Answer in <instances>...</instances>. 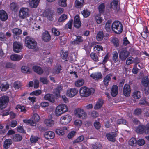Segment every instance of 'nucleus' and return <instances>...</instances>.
Returning a JSON list of instances; mask_svg holds the SVG:
<instances>
[{
  "label": "nucleus",
  "mask_w": 149,
  "mask_h": 149,
  "mask_svg": "<svg viewBox=\"0 0 149 149\" xmlns=\"http://www.w3.org/2000/svg\"><path fill=\"white\" fill-rule=\"evenodd\" d=\"M90 56L94 61L96 62L98 61V58L95 53H91L90 54Z\"/></svg>",
  "instance_id": "nucleus-54"
},
{
  "label": "nucleus",
  "mask_w": 149,
  "mask_h": 149,
  "mask_svg": "<svg viewBox=\"0 0 149 149\" xmlns=\"http://www.w3.org/2000/svg\"><path fill=\"white\" fill-rule=\"evenodd\" d=\"M67 0H59L58 4L62 7H65L67 6L66 1Z\"/></svg>",
  "instance_id": "nucleus-43"
},
{
  "label": "nucleus",
  "mask_w": 149,
  "mask_h": 149,
  "mask_svg": "<svg viewBox=\"0 0 149 149\" xmlns=\"http://www.w3.org/2000/svg\"><path fill=\"white\" fill-rule=\"evenodd\" d=\"M95 91V90L93 88H89L86 87H83L80 88L79 93L81 96L87 97L93 93Z\"/></svg>",
  "instance_id": "nucleus-1"
},
{
  "label": "nucleus",
  "mask_w": 149,
  "mask_h": 149,
  "mask_svg": "<svg viewBox=\"0 0 149 149\" xmlns=\"http://www.w3.org/2000/svg\"><path fill=\"white\" fill-rule=\"evenodd\" d=\"M113 61L115 62H117L118 60V53L116 51H115L113 52Z\"/></svg>",
  "instance_id": "nucleus-50"
},
{
  "label": "nucleus",
  "mask_w": 149,
  "mask_h": 149,
  "mask_svg": "<svg viewBox=\"0 0 149 149\" xmlns=\"http://www.w3.org/2000/svg\"><path fill=\"white\" fill-rule=\"evenodd\" d=\"M9 101L7 96H3L0 98V108L3 109L6 107Z\"/></svg>",
  "instance_id": "nucleus-7"
},
{
  "label": "nucleus",
  "mask_w": 149,
  "mask_h": 149,
  "mask_svg": "<svg viewBox=\"0 0 149 149\" xmlns=\"http://www.w3.org/2000/svg\"><path fill=\"white\" fill-rule=\"evenodd\" d=\"M112 42L116 47H118L119 46V40L118 38H114L113 39Z\"/></svg>",
  "instance_id": "nucleus-61"
},
{
  "label": "nucleus",
  "mask_w": 149,
  "mask_h": 149,
  "mask_svg": "<svg viewBox=\"0 0 149 149\" xmlns=\"http://www.w3.org/2000/svg\"><path fill=\"white\" fill-rule=\"evenodd\" d=\"M7 38L4 33L2 32L0 33V40L1 41H4L6 40Z\"/></svg>",
  "instance_id": "nucleus-64"
},
{
  "label": "nucleus",
  "mask_w": 149,
  "mask_h": 149,
  "mask_svg": "<svg viewBox=\"0 0 149 149\" xmlns=\"http://www.w3.org/2000/svg\"><path fill=\"white\" fill-rule=\"evenodd\" d=\"M118 124H123L127 125L128 123L126 120L123 119H121L118 120L117 121Z\"/></svg>",
  "instance_id": "nucleus-59"
},
{
  "label": "nucleus",
  "mask_w": 149,
  "mask_h": 149,
  "mask_svg": "<svg viewBox=\"0 0 149 149\" xmlns=\"http://www.w3.org/2000/svg\"><path fill=\"white\" fill-rule=\"evenodd\" d=\"M8 18L7 13L3 10H0V19L2 21H5Z\"/></svg>",
  "instance_id": "nucleus-16"
},
{
  "label": "nucleus",
  "mask_w": 149,
  "mask_h": 149,
  "mask_svg": "<svg viewBox=\"0 0 149 149\" xmlns=\"http://www.w3.org/2000/svg\"><path fill=\"white\" fill-rule=\"evenodd\" d=\"M105 4L102 3L99 5L98 9L100 13H102L104 12L105 8Z\"/></svg>",
  "instance_id": "nucleus-41"
},
{
  "label": "nucleus",
  "mask_w": 149,
  "mask_h": 149,
  "mask_svg": "<svg viewBox=\"0 0 149 149\" xmlns=\"http://www.w3.org/2000/svg\"><path fill=\"white\" fill-rule=\"evenodd\" d=\"M78 92V91L75 88L70 89L67 92V95L69 97H72L76 95Z\"/></svg>",
  "instance_id": "nucleus-11"
},
{
  "label": "nucleus",
  "mask_w": 149,
  "mask_h": 149,
  "mask_svg": "<svg viewBox=\"0 0 149 149\" xmlns=\"http://www.w3.org/2000/svg\"><path fill=\"white\" fill-rule=\"evenodd\" d=\"M74 25L75 27L78 28L81 25V22L80 21L79 16L78 15H76L74 17Z\"/></svg>",
  "instance_id": "nucleus-14"
},
{
  "label": "nucleus",
  "mask_w": 149,
  "mask_h": 149,
  "mask_svg": "<svg viewBox=\"0 0 149 149\" xmlns=\"http://www.w3.org/2000/svg\"><path fill=\"white\" fill-rule=\"evenodd\" d=\"M118 88L116 85H113L111 89V94L113 97H115L118 94Z\"/></svg>",
  "instance_id": "nucleus-18"
},
{
  "label": "nucleus",
  "mask_w": 149,
  "mask_h": 149,
  "mask_svg": "<svg viewBox=\"0 0 149 149\" xmlns=\"http://www.w3.org/2000/svg\"><path fill=\"white\" fill-rule=\"evenodd\" d=\"M25 43L26 46L29 49H34L37 46V43L35 40L29 36L26 38Z\"/></svg>",
  "instance_id": "nucleus-3"
},
{
  "label": "nucleus",
  "mask_w": 149,
  "mask_h": 149,
  "mask_svg": "<svg viewBox=\"0 0 149 149\" xmlns=\"http://www.w3.org/2000/svg\"><path fill=\"white\" fill-rule=\"evenodd\" d=\"M112 76V74H109L104 77L103 80V83L105 86H107L108 85L109 83L111 81Z\"/></svg>",
  "instance_id": "nucleus-23"
},
{
  "label": "nucleus",
  "mask_w": 149,
  "mask_h": 149,
  "mask_svg": "<svg viewBox=\"0 0 149 149\" xmlns=\"http://www.w3.org/2000/svg\"><path fill=\"white\" fill-rule=\"evenodd\" d=\"M38 140V138L36 136L32 135L30 138V141L31 143H36Z\"/></svg>",
  "instance_id": "nucleus-58"
},
{
  "label": "nucleus",
  "mask_w": 149,
  "mask_h": 149,
  "mask_svg": "<svg viewBox=\"0 0 149 149\" xmlns=\"http://www.w3.org/2000/svg\"><path fill=\"white\" fill-rule=\"evenodd\" d=\"M44 136V137L47 139H53L55 136L54 133L52 131H47L45 132Z\"/></svg>",
  "instance_id": "nucleus-15"
},
{
  "label": "nucleus",
  "mask_w": 149,
  "mask_h": 149,
  "mask_svg": "<svg viewBox=\"0 0 149 149\" xmlns=\"http://www.w3.org/2000/svg\"><path fill=\"white\" fill-rule=\"evenodd\" d=\"M42 39L45 42L49 41L51 39V36L48 32L46 31L42 34Z\"/></svg>",
  "instance_id": "nucleus-17"
},
{
  "label": "nucleus",
  "mask_w": 149,
  "mask_h": 149,
  "mask_svg": "<svg viewBox=\"0 0 149 149\" xmlns=\"http://www.w3.org/2000/svg\"><path fill=\"white\" fill-rule=\"evenodd\" d=\"M144 125H140L136 129V132L140 134H143L145 133Z\"/></svg>",
  "instance_id": "nucleus-30"
},
{
  "label": "nucleus",
  "mask_w": 149,
  "mask_h": 149,
  "mask_svg": "<svg viewBox=\"0 0 149 149\" xmlns=\"http://www.w3.org/2000/svg\"><path fill=\"white\" fill-rule=\"evenodd\" d=\"M56 132L58 134L61 136L64 135L65 132L61 128L56 129Z\"/></svg>",
  "instance_id": "nucleus-56"
},
{
  "label": "nucleus",
  "mask_w": 149,
  "mask_h": 149,
  "mask_svg": "<svg viewBox=\"0 0 149 149\" xmlns=\"http://www.w3.org/2000/svg\"><path fill=\"white\" fill-rule=\"evenodd\" d=\"M54 15V12L53 11L47 10L46 11L45 16L49 20L52 21V20L53 16Z\"/></svg>",
  "instance_id": "nucleus-27"
},
{
  "label": "nucleus",
  "mask_w": 149,
  "mask_h": 149,
  "mask_svg": "<svg viewBox=\"0 0 149 149\" xmlns=\"http://www.w3.org/2000/svg\"><path fill=\"white\" fill-rule=\"evenodd\" d=\"M84 81L82 79H79L75 82V85L77 87H79L82 86L84 84Z\"/></svg>",
  "instance_id": "nucleus-38"
},
{
  "label": "nucleus",
  "mask_w": 149,
  "mask_h": 149,
  "mask_svg": "<svg viewBox=\"0 0 149 149\" xmlns=\"http://www.w3.org/2000/svg\"><path fill=\"white\" fill-rule=\"evenodd\" d=\"M41 91L40 90H36L30 93V95H35L36 96H38L41 94Z\"/></svg>",
  "instance_id": "nucleus-53"
},
{
  "label": "nucleus",
  "mask_w": 149,
  "mask_h": 149,
  "mask_svg": "<svg viewBox=\"0 0 149 149\" xmlns=\"http://www.w3.org/2000/svg\"><path fill=\"white\" fill-rule=\"evenodd\" d=\"M29 10L28 8H22L20 10L19 16L22 19H24L28 17Z\"/></svg>",
  "instance_id": "nucleus-8"
},
{
  "label": "nucleus",
  "mask_w": 149,
  "mask_h": 149,
  "mask_svg": "<svg viewBox=\"0 0 149 149\" xmlns=\"http://www.w3.org/2000/svg\"><path fill=\"white\" fill-rule=\"evenodd\" d=\"M117 136V134L116 132H111L106 134V136L107 139L109 141L115 142L116 141L115 138Z\"/></svg>",
  "instance_id": "nucleus-10"
},
{
  "label": "nucleus",
  "mask_w": 149,
  "mask_h": 149,
  "mask_svg": "<svg viewBox=\"0 0 149 149\" xmlns=\"http://www.w3.org/2000/svg\"><path fill=\"white\" fill-rule=\"evenodd\" d=\"M68 110V107L65 105L61 104L56 107L55 110V114L57 116H59L66 112Z\"/></svg>",
  "instance_id": "nucleus-4"
},
{
  "label": "nucleus",
  "mask_w": 149,
  "mask_h": 149,
  "mask_svg": "<svg viewBox=\"0 0 149 149\" xmlns=\"http://www.w3.org/2000/svg\"><path fill=\"white\" fill-rule=\"evenodd\" d=\"M81 13L83 16L85 18L88 17L90 14V12L87 9L84 10Z\"/></svg>",
  "instance_id": "nucleus-51"
},
{
  "label": "nucleus",
  "mask_w": 149,
  "mask_h": 149,
  "mask_svg": "<svg viewBox=\"0 0 149 149\" xmlns=\"http://www.w3.org/2000/svg\"><path fill=\"white\" fill-rule=\"evenodd\" d=\"M95 20L97 23L98 24H100L102 21V18L100 17V14L97 15L95 17Z\"/></svg>",
  "instance_id": "nucleus-45"
},
{
  "label": "nucleus",
  "mask_w": 149,
  "mask_h": 149,
  "mask_svg": "<svg viewBox=\"0 0 149 149\" xmlns=\"http://www.w3.org/2000/svg\"><path fill=\"white\" fill-rule=\"evenodd\" d=\"M13 33L16 35H19L22 33V30L17 28H15L12 30Z\"/></svg>",
  "instance_id": "nucleus-40"
},
{
  "label": "nucleus",
  "mask_w": 149,
  "mask_h": 149,
  "mask_svg": "<svg viewBox=\"0 0 149 149\" xmlns=\"http://www.w3.org/2000/svg\"><path fill=\"white\" fill-rule=\"evenodd\" d=\"M129 52L127 51L123 50L119 54V58L122 61H124L129 56Z\"/></svg>",
  "instance_id": "nucleus-12"
},
{
  "label": "nucleus",
  "mask_w": 149,
  "mask_h": 149,
  "mask_svg": "<svg viewBox=\"0 0 149 149\" xmlns=\"http://www.w3.org/2000/svg\"><path fill=\"white\" fill-rule=\"evenodd\" d=\"M102 145L100 143L95 144L92 145V149H102Z\"/></svg>",
  "instance_id": "nucleus-52"
},
{
  "label": "nucleus",
  "mask_w": 149,
  "mask_h": 149,
  "mask_svg": "<svg viewBox=\"0 0 149 149\" xmlns=\"http://www.w3.org/2000/svg\"><path fill=\"white\" fill-rule=\"evenodd\" d=\"M84 137L83 135L80 136L73 141V143H76L81 142L84 140Z\"/></svg>",
  "instance_id": "nucleus-47"
},
{
  "label": "nucleus",
  "mask_w": 149,
  "mask_h": 149,
  "mask_svg": "<svg viewBox=\"0 0 149 149\" xmlns=\"http://www.w3.org/2000/svg\"><path fill=\"white\" fill-rule=\"evenodd\" d=\"M39 0H29V4L33 8H36L38 5Z\"/></svg>",
  "instance_id": "nucleus-26"
},
{
  "label": "nucleus",
  "mask_w": 149,
  "mask_h": 149,
  "mask_svg": "<svg viewBox=\"0 0 149 149\" xmlns=\"http://www.w3.org/2000/svg\"><path fill=\"white\" fill-rule=\"evenodd\" d=\"M137 141L135 138H132L129 141V144L132 146H135Z\"/></svg>",
  "instance_id": "nucleus-44"
},
{
  "label": "nucleus",
  "mask_w": 149,
  "mask_h": 149,
  "mask_svg": "<svg viewBox=\"0 0 149 149\" xmlns=\"http://www.w3.org/2000/svg\"><path fill=\"white\" fill-rule=\"evenodd\" d=\"M134 58L131 56L128 57L126 61V63L127 65H129L130 64L134 63Z\"/></svg>",
  "instance_id": "nucleus-49"
},
{
  "label": "nucleus",
  "mask_w": 149,
  "mask_h": 149,
  "mask_svg": "<svg viewBox=\"0 0 149 149\" xmlns=\"http://www.w3.org/2000/svg\"><path fill=\"white\" fill-rule=\"evenodd\" d=\"M83 41V39L81 36H79L77 37L76 39L71 42L72 45H76L79 44Z\"/></svg>",
  "instance_id": "nucleus-24"
},
{
  "label": "nucleus",
  "mask_w": 149,
  "mask_h": 149,
  "mask_svg": "<svg viewBox=\"0 0 149 149\" xmlns=\"http://www.w3.org/2000/svg\"><path fill=\"white\" fill-rule=\"evenodd\" d=\"M16 109L17 110H20L21 111L24 113L26 111L25 107L19 105H18L16 107Z\"/></svg>",
  "instance_id": "nucleus-48"
},
{
  "label": "nucleus",
  "mask_w": 149,
  "mask_h": 149,
  "mask_svg": "<svg viewBox=\"0 0 149 149\" xmlns=\"http://www.w3.org/2000/svg\"><path fill=\"white\" fill-rule=\"evenodd\" d=\"M52 32L55 36H58L60 35V32L57 29L55 28H53L52 29Z\"/></svg>",
  "instance_id": "nucleus-62"
},
{
  "label": "nucleus",
  "mask_w": 149,
  "mask_h": 149,
  "mask_svg": "<svg viewBox=\"0 0 149 149\" xmlns=\"http://www.w3.org/2000/svg\"><path fill=\"white\" fill-rule=\"evenodd\" d=\"M73 21L72 20H70L65 25V27L67 28H69L71 29L73 23Z\"/></svg>",
  "instance_id": "nucleus-63"
},
{
  "label": "nucleus",
  "mask_w": 149,
  "mask_h": 149,
  "mask_svg": "<svg viewBox=\"0 0 149 149\" xmlns=\"http://www.w3.org/2000/svg\"><path fill=\"white\" fill-rule=\"evenodd\" d=\"M12 143V140L10 139H6L4 143L3 146L6 149L8 148Z\"/></svg>",
  "instance_id": "nucleus-28"
},
{
  "label": "nucleus",
  "mask_w": 149,
  "mask_h": 149,
  "mask_svg": "<svg viewBox=\"0 0 149 149\" xmlns=\"http://www.w3.org/2000/svg\"><path fill=\"white\" fill-rule=\"evenodd\" d=\"M23 121L24 123L26 124L30 125L33 126H35L36 125V123L35 122L30 119H26L24 120Z\"/></svg>",
  "instance_id": "nucleus-36"
},
{
  "label": "nucleus",
  "mask_w": 149,
  "mask_h": 149,
  "mask_svg": "<svg viewBox=\"0 0 149 149\" xmlns=\"http://www.w3.org/2000/svg\"><path fill=\"white\" fill-rule=\"evenodd\" d=\"M61 70V67L58 66V67H55L53 70V73L54 74H58L60 73Z\"/></svg>",
  "instance_id": "nucleus-57"
},
{
  "label": "nucleus",
  "mask_w": 149,
  "mask_h": 149,
  "mask_svg": "<svg viewBox=\"0 0 149 149\" xmlns=\"http://www.w3.org/2000/svg\"><path fill=\"white\" fill-rule=\"evenodd\" d=\"M84 0H76L75 2V7L77 8H79L83 6Z\"/></svg>",
  "instance_id": "nucleus-33"
},
{
  "label": "nucleus",
  "mask_w": 149,
  "mask_h": 149,
  "mask_svg": "<svg viewBox=\"0 0 149 149\" xmlns=\"http://www.w3.org/2000/svg\"><path fill=\"white\" fill-rule=\"evenodd\" d=\"M118 3V0H113L111 3V8L116 10L117 8Z\"/></svg>",
  "instance_id": "nucleus-32"
},
{
  "label": "nucleus",
  "mask_w": 149,
  "mask_h": 149,
  "mask_svg": "<svg viewBox=\"0 0 149 149\" xmlns=\"http://www.w3.org/2000/svg\"><path fill=\"white\" fill-rule=\"evenodd\" d=\"M104 37V33L102 31H100L97 34L96 38L98 41L102 40Z\"/></svg>",
  "instance_id": "nucleus-37"
},
{
  "label": "nucleus",
  "mask_w": 149,
  "mask_h": 149,
  "mask_svg": "<svg viewBox=\"0 0 149 149\" xmlns=\"http://www.w3.org/2000/svg\"><path fill=\"white\" fill-rule=\"evenodd\" d=\"M67 18V15L65 14L62 15L58 19V21L60 22H63Z\"/></svg>",
  "instance_id": "nucleus-55"
},
{
  "label": "nucleus",
  "mask_w": 149,
  "mask_h": 149,
  "mask_svg": "<svg viewBox=\"0 0 149 149\" xmlns=\"http://www.w3.org/2000/svg\"><path fill=\"white\" fill-rule=\"evenodd\" d=\"M9 88V85L6 83L1 84L0 86V89L2 91H5L7 90Z\"/></svg>",
  "instance_id": "nucleus-35"
},
{
  "label": "nucleus",
  "mask_w": 149,
  "mask_h": 149,
  "mask_svg": "<svg viewBox=\"0 0 149 149\" xmlns=\"http://www.w3.org/2000/svg\"><path fill=\"white\" fill-rule=\"evenodd\" d=\"M44 97L45 100H49L51 102H54L55 100L53 96L49 94H47Z\"/></svg>",
  "instance_id": "nucleus-31"
},
{
  "label": "nucleus",
  "mask_w": 149,
  "mask_h": 149,
  "mask_svg": "<svg viewBox=\"0 0 149 149\" xmlns=\"http://www.w3.org/2000/svg\"><path fill=\"white\" fill-rule=\"evenodd\" d=\"M22 137L21 135L19 134H15L13 136L12 139L14 141L19 142L21 141Z\"/></svg>",
  "instance_id": "nucleus-29"
},
{
  "label": "nucleus",
  "mask_w": 149,
  "mask_h": 149,
  "mask_svg": "<svg viewBox=\"0 0 149 149\" xmlns=\"http://www.w3.org/2000/svg\"><path fill=\"white\" fill-rule=\"evenodd\" d=\"M123 92L124 95L127 97L130 95L131 90L130 86L127 84H125L123 87Z\"/></svg>",
  "instance_id": "nucleus-13"
},
{
  "label": "nucleus",
  "mask_w": 149,
  "mask_h": 149,
  "mask_svg": "<svg viewBox=\"0 0 149 149\" xmlns=\"http://www.w3.org/2000/svg\"><path fill=\"white\" fill-rule=\"evenodd\" d=\"M22 85L21 83L19 81L15 82L13 85V87L15 89H18L20 88Z\"/></svg>",
  "instance_id": "nucleus-42"
},
{
  "label": "nucleus",
  "mask_w": 149,
  "mask_h": 149,
  "mask_svg": "<svg viewBox=\"0 0 149 149\" xmlns=\"http://www.w3.org/2000/svg\"><path fill=\"white\" fill-rule=\"evenodd\" d=\"M32 69L35 72L41 74L43 73V70L40 67L38 66H34L32 67Z\"/></svg>",
  "instance_id": "nucleus-22"
},
{
  "label": "nucleus",
  "mask_w": 149,
  "mask_h": 149,
  "mask_svg": "<svg viewBox=\"0 0 149 149\" xmlns=\"http://www.w3.org/2000/svg\"><path fill=\"white\" fill-rule=\"evenodd\" d=\"M23 58V56L16 54H14L11 55L10 58L13 61H19Z\"/></svg>",
  "instance_id": "nucleus-19"
},
{
  "label": "nucleus",
  "mask_w": 149,
  "mask_h": 149,
  "mask_svg": "<svg viewBox=\"0 0 149 149\" xmlns=\"http://www.w3.org/2000/svg\"><path fill=\"white\" fill-rule=\"evenodd\" d=\"M133 96L135 99H139L141 97L140 92L139 91H135L133 93Z\"/></svg>",
  "instance_id": "nucleus-39"
},
{
  "label": "nucleus",
  "mask_w": 149,
  "mask_h": 149,
  "mask_svg": "<svg viewBox=\"0 0 149 149\" xmlns=\"http://www.w3.org/2000/svg\"><path fill=\"white\" fill-rule=\"evenodd\" d=\"M72 120L71 116L69 114L62 116L60 119V122L62 124L66 125L69 123Z\"/></svg>",
  "instance_id": "nucleus-6"
},
{
  "label": "nucleus",
  "mask_w": 149,
  "mask_h": 149,
  "mask_svg": "<svg viewBox=\"0 0 149 149\" xmlns=\"http://www.w3.org/2000/svg\"><path fill=\"white\" fill-rule=\"evenodd\" d=\"M90 76L93 79L98 80L102 78V74L101 72H97L91 74Z\"/></svg>",
  "instance_id": "nucleus-21"
},
{
  "label": "nucleus",
  "mask_w": 149,
  "mask_h": 149,
  "mask_svg": "<svg viewBox=\"0 0 149 149\" xmlns=\"http://www.w3.org/2000/svg\"><path fill=\"white\" fill-rule=\"evenodd\" d=\"M111 29L116 33L120 34L123 30V26L122 24L118 21L114 22L112 24Z\"/></svg>",
  "instance_id": "nucleus-2"
},
{
  "label": "nucleus",
  "mask_w": 149,
  "mask_h": 149,
  "mask_svg": "<svg viewBox=\"0 0 149 149\" xmlns=\"http://www.w3.org/2000/svg\"><path fill=\"white\" fill-rule=\"evenodd\" d=\"M142 84L144 86L147 87L149 86V79L147 77H144L142 80Z\"/></svg>",
  "instance_id": "nucleus-34"
},
{
  "label": "nucleus",
  "mask_w": 149,
  "mask_h": 149,
  "mask_svg": "<svg viewBox=\"0 0 149 149\" xmlns=\"http://www.w3.org/2000/svg\"><path fill=\"white\" fill-rule=\"evenodd\" d=\"M45 124L48 127H51L53 126L54 124V121L50 119H46L44 121Z\"/></svg>",
  "instance_id": "nucleus-25"
},
{
  "label": "nucleus",
  "mask_w": 149,
  "mask_h": 149,
  "mask_svg": "<svg viewBox=\"0 0 149 149\" xmlns=\"http://www.w3.org/2000/svg\"><path fill=\"white\" fill-rule=\"evenodd\" d=\"M112 21L111 20L108 21L105 24V29L107 31H109L110 30L111 24Z\"/></svg>",
  "instance_id": "nucleus-46"
},
{
  "label": "nucleus",
  "mask_w": 149,
  "mask_h": 149,
  "mask_svg": "<svg viewBox=\"0 0 149 149\" xmlns=\"http://www.w3.org/2000/svg\"><path fill=\"white\" fill-rule=\"evenodd\" d=\"M75 115L78 118L80 119H86L87 117V114L85 111L81 108H77L75 110Z\"/></svg>",
  "instance_id": "nucleus-5"
},
{
  "label": "nucleus",
  "mask_w": 149,
  "mask_h": 149,
  "mask_svg": "<svg viewBox=\"0 0 149 149\" xmlns=\"http://www.w3.org/2000/svg\"><path fill=\"white\" fill-rule=\"evenodd\" d=\"M40 81L44 84H47L48 83V81L46 77H41L40 78Z\"/></svg>",
  "instance_id": "nucleus-60"
},
{
  "label": "nucleus",
  "mask_w": 149,
  "mask_h": 149,
  "mask_svg": "<svg viewBox=\"0 0 149 149\" xmlns=\"http://www.w3.org/2000/svg\"><path fill=\"white\" fill-rule=\"evenodd\" d=\"M103 100L101 99H99L94 106V109L95 110H97L100 109L103 105Z\"/></svg>",
  "instance_id": "nucleus-20"
},
{
  "label": "nucleus",
  "mask_w": 149,
  "mask_h": 149,
  "mask_svg": "<svg viewBox=\"0 0 149 149\" xmlns=\"http://www.w3.org/2000/svg\"><path fill=\"white\" fill-rule=\"evenodd\" d=\"M13 48L15 52H19L22 48V45L19 42H15L13 44Z\"/></svg>",
  "instance_id": "nucleus-9"
}]
</instances>
